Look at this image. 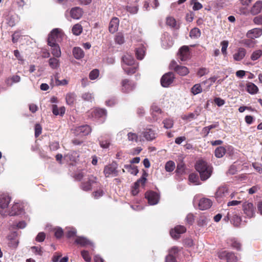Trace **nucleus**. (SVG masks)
<instances>
[{
	"instance_id": "nucleus-36",
	"label": "nucleus",
	"mask_w": 262,
	"mask_h": 262,
	"mask_svg": "<svg viewBox=\"0 0 262 262\" xmlns=\"http://www.w3.org/2000/svg\"><path fill=\"white\" fill-rule=\"evenodd\" d=\"M76 96L74 93H68L66 97L67 103L69 105H73L76 100Z\"/></svg>"
},
{
	"instance_id": "nucleus-25",
	"label": "nucleus",
	"mask_w": 262,
	"mask_h": 262,
	"mask_svg": "<svg viewBox=\"0 0 262 262\" xmlns=\"http://www.w3.org/2000/svg\"><path fill=\"white\" fill-rule=\"evenodd\" d=\"M16 236L17 233L15 232L12 233L8 236V239L10 241L9 243L10 246L16 248L18 246V239Z\"/></svg>"
},
{
	"instance_id": "nucleus-4",
	"label": "nucleus",
	"mask_w": 262,
	"mask_h": 262,
	"mask_svg": "<svg viewBox=\"0 0 262 262\" xmlns=\"http://www.w3.org/2000/svg\"><path fill=\"white\" fill-rule=\"evenodd\" d=\"M242 210L246 217L251 219L255 214V208L253 203L246 201L242 205Z\"/></svg>"
},
{
	"instance_id": "nucleus-23",
	"label": "nucleus",
	"mask_w": 262,
	"mask_h": 262,
	"mask_svg": "<svg viewBox=\"0 0 262 262\" xmlns=\"http://www.w3.org/2000/svg\"><path fill=\"white\" fill-rule=\"evenodd\" d=\"M161 113V109L156 104H153L151 107V114L154 120H157Z\"/></svg>"
},
{
	"instance_id": "nucleus-21",
	"label": "nucleus",
	"mask_w": 262,
	"mask_h": 262,
	"mask_svg": "<svg viewBox=\"0 0 262 262\" xmlns=\"http://www.w3.org/2000/svg\"><path fill=\"white\" fill-rule=\"evenodd\" d=\"M119 19L117 17H113L109 24L108 30L110 33H114L116 32L119 27Z\"/></svg>"
},
{
	"instance_id": "nucleus-17",
	"label": "nucleus",
	"mask_w": 262,
	"mask_h": 262,
	"mask_svg": "<svg viewBox=\"0 0 262 262\" xmlns=\"http://www.w3.org/2000/svg\"><path fill=\"white\" fill-rule=\"evenodd\" d=\"M212 202L211 200L207 198H202L200 200L199 207L202 210H207L211 207Z\"/></svg>"
},
{
	"instance_id": "nucleus-59",
	"label": "nucleus",
	"mask_w": 262,
	"mask_h": 262,
	"mask_svg": "<svg viewBox=\"0 0 262 262\" xmlns=\"http://www.w3.org/2000/svg\"><path fill=\"white\" fill-rule=\"evenodd\" d=\"M228 41L227 40H224L221 43L222 46L221 51L222 53L225 55H226L227 54V49L228 46Z\"/></svg>"
},
{
	"instance_id": "nucleus-39",
	"label": "nucleus",
	"mask_w": 262,
	"mask_h": 262,
	"mask_svg": "<svg viewBox=\"0 0 262 262\" xmlns=\"http://www.w3.org/2000/svg\"><path fill=\"white\" fill-rule=\"evenodd\" d=\"M144 54L145 48L143 46L137 48L136 50V55L138 59L142 60L144 58Z\"/></svg>"
},
{
	"instance_id": "nucleus-62",
	"label": "nucleus",
	"mask_w": 262,
	"mask_h": 262,
	"mask_svg": "<svg viewBox=\"0 0 262 262\" xmlns=\"http://www.w3.org/2000/svg\"><path fill=\"white\" fill-rule=\"evenodd\" d=\"M236 257L233 253L228 252V256L226 258L227 262H236Z\"/></svg>"
},
{
	"instance_id": "nucleus-16",
	"label": "nucleus",
	"mask_w": 262,
	"mask_h": 262,
	"mask_svg": "<svg viewBox=\"0 0 262 262\" xmlns=\"http://www.w3.org/2000/svg\"><path fill=\"white\" fill-rule=\"evenodd\" d=\"M262 35V28H254L249 30L246 34L247 37L254 39L259 37Z\"/></svg>"
},
{
	"instance_id": "nucleus-38",
	"label": "nucleus",
	"mask_w": 262,
	"mask_h": 262,
	"mask_svg": "<svg viewBox=\"0 0 262 262\" xmlns=\"http://www.w3.org/2000/svg\"><path fill=\"white\" fill-rule=\"evenodd\" d=\"M226 149L223 146H219L216 148L214 151V155L218 158H222L225 154Z\"/></svg>"
},
{
	"instance_id": "nucleus-8",
	"label": "nucleus",
	"mask_w": 262,
	"mask_h": 262,
	"mask_svg": "<svg viewBox=\"0 0 262 262\" xmlns=\"http://www.w3.org/2000/svg\"><path fill=\"white\" fill-rule=\"evenodd\" d=\"M145 198L148 200V204L155 205L158 203L160 196L158 193L152 191H147L145 193Z\"/></svg>"
},
{
	"instance_id": "nucleus-45",
	"label": "nucleus",
	"mask_w": 262,
	"mask_h": 262,
	"mask_svg": "<svg viewBox=\"0 0 262 262\" xmlns=\"http://www.w3.org/2000/svg\"><path fill=\"white\" fill-rule=\"evenodd\" d=\"M201 35V31L198 28L192 29L190 32V36L191 38H198Z\"/></svg>"
},
{
	"instance_id": "nucleus-3",
	"label": "nucleus",
	"mask_w": 262,
	"mask_h": 262,
	"mask_svg": "<svg viewBox=\"0 0 262 262\" xmlns=\"http://www.w3.org/2000/svg\"><path fill=\"white\" fill-rule=\"evenodd\" d=\"M64 36V33L61 29L59 28L54 29L49 35L48 39V43H57L60 42Z\"/></svg>"
},
{
	"instance_id": "nucleus-18",
	"label": "nucleus",
	"mask_w": 262,
	"mask_h": 262,
	"mask_svg": "<svg viewBox=\"0 0 262 262\" xmlns=\"http://www.w3.org/2000/svg\"><path fill=\"white\" fill-rule=\"evenodd\" d=\"M48 43L51 47V52L54 57L59 58L61 55V52L58 43Z\"/></svg>"
},
{
	"instance_id": "nucleus-22",
	"label": "nucleus",
	"mask_w": 262,
	"mask_h": 262,
	"mask_svg": "<svg viewBox=\"0 0 262 262\" xmlns=\"http://www.w3.org/2000/svg\"><path fill=\"white\" fill-rule=\"evenodd\" d=\"M228 188L226 186L220 187L216 191L215 197L218 200H221L228 194Z\"/></svg>"
},
{
	"instance_id": "nucleus-60",
	"label": "nucleus",
	"mask_w": 262,
	"mask_h": 262,
	"mask_svg": "<svg viewBox=\"0 0 262 262\" xmlns=\"http://www.w3.org/2000/svg\"><path fill=\"white\" fill-rule=\"evenodd\" d=\"M81 255L83 257V258L84 259L85 261L86 262H90L91 260V257L89 254V253L88 251L86 250H83L81 251Z\"/></svg>"
},
{
	"instance_id": "nucleus-10",
	"label": "nucleus",
	"mask_w": 262,
	"mask_h": 262,
	"mask_svg": "<svg viewBox=\"0 0 262 262\" xmlns=\"http://www.w3.org/2000/svg\"><path fill=\"white\" fill-rule=\"evenodd\" d=\"M174 75L172 72H169L164 74L161 79V83L163 87H168L171 84L174 80Z\"/></svg>"
},
{
	"instance_id": "nucleus-54",
	"label": "nucleus",
	"mask_w": 262,
	"mask_h": 262,
	"mask_svg": "<svg viewBox=\"0 0 262 262\" xmlns=\"http://www.w3.org/2000/svg\"><path fill=\"white\" fill-rule=\"evenodd\" d=\"M189 180L190 182L194 183L195 185H198L199 183V177L195 173H191L189 176Z\"/></svg>"
},
{
	"instance_id": "nucleus-50",
	"label": "nucleus",
	"mask_w": 262,
	"mask_h": 262,
	"mask_svg": "<svg viewBox=\"0 0 262 262\" xmlns=\"http://www.w3.org/2000/svg\"><path fill=\"white\" fill-rule=\"evenodd\" d=\"M166 24L172 28H177V22L172 17H167L166 18Z\"/></svg>"
},
{
	"instance_id": "nucleus-5",
	"label": "nucleus",
	"mask_w": 262,
	"mask_h": 262,
	"mask_svg": "<svg viewBox=\"0 0 262 262\" xmlns=\"http://www.w3.org/2000/svg\"><path fill=\"white\" fill-rule=\"evenodd\" d=\"M117 164L116 163H112L111 164L106 165L104 169V174L106 177L110 176L115 177L118 175L117 170Z\"/></svg>"
},
{
	"instance_id": "nucleus-40",
	"label": "nucleus",
	"mask_w": 262,
	"mask_h": 262,
	"mask_svg": "<svg viewBox=\"0 0 262 262\" xmlns=\"http://www.w3.org/2000/svg\"><path fill=\"white\" fill-rule=\"evenodd\" d=\"M30 249L35 255L42 256L43 253V249L40 246H32Z\"/></svg>"
},
{
	"instance_id": "nucleus-6",
	"label": "nucleus",
	"mask_w": 262,
	"mask_h": 262,
	"mask_svg": "<svg viewBox=\"0 0 262 262\" xmlns=\"http://www.w3.org/2000/svg\"><path fill=\"white\" fill-rule=\"evenodd\" d=\"M136 88V84L128 79H123L121 81V91L124 93H128Z\"/></svg>"
},
{
	"instance_id": "nucleus-44",
	"label": "nucleus",
	"mask_w": 262,
	"mask_h": 262,
	"mask_svg": "<svg viewBox=\"0 0 262 262\" xmlns=\"http://www.w3.org/2000/svg\"><path fill=\"white\" fill-rule=\"evenodd\" d=\"M72 32L75 35H80L82 31V26L77 24L75 25L72 28Z\"/></svg>"
},
{
	"instance_id": "nucleus-42",
	"label": "nucleus",
	"mask_w": 262,
	"mask_h": 262,
	"mask_svg": "<svg viewBox=\"0 0 262 262\" xmlns=\"http://www.w3.org/2000/svg\"><path fill=\"white\" fill-rule=\"evenodd\" d=\"M202 92V88L200 83L194 84L191 89V92L193 95H196Z\"/></svg>"
},
{
	"instance_id": "nucleus-57",
	"label": "nucleus",
	"mask_w": 262,
	"mask_h": 262,
	"mask_svg": "<svg viewBox=\"0 0 262 262\" xmlns=\"http://www.w3.org/2000/svg\"><path fill=\"white\" fill-rule=\"evenodd\" d=\"M99 72L97 69L92 70L89 74V78L91 80L96 79L99 76Z\"/></svg>"
},
{
	"instance_id": "nucleus-47",
	"label": "nucleus",
	"mask_w": 262,
	"mask_h": 262,
	"mask_svg": "<svg viewBox=\"0 0 262 262\" xmlns=\"http://www.w3.org/2000/svg\"><path fill=\"white\" fill-rule=\"evenodd\" d=\"M86 171L84 170H79L74 175L76 180L80 181L86 175Z\"/></svg>"
},
{
	"instance_id": "nucleus-15",
	"label": "nucleus",
	"mask_w": 262,
	"mask_h": 262,
	"mask_svg": "<svg viewBox=\"0 0 262 262\" xmlns=\"http://www.w3.org/2000/svg\"><path fill=\"white\" fill-rule=\"evenodd\" d=\"M178 56L181 61L187 60L189 57V48L186 46L182 47L179 50Z\"/></svg>"
},
{
	"instance_id": "nucleus-52",
	"label": "nucleus",
	"mask_w": 262,
	"mask_h": 262,
	"mask_svg": "<svg viewBox=\"0 0 262 262\" xmlns=\"http://www.w3.org/2000/svg\"><path fill=\"white\" fill-rule=\"evenodd\" d=\"M230 244L232 247H233V248H234L237 250H239L241 249V243L239 242H238L237 240H236L235 239H231L230 240Z\"/></svg>"
},
{
	"instance_id": "nucleus-41",
	"label": "nucleus",
	"mask_w": 262,
	"mask_h": 262,
	"mask_svg": "<svg viewBox=\"0 0 262 262\" xmlns=\"http://www.w3.org/2000/svg\"><path fill=\"white\" fill-rule=\"evenodd\" d=\"M127 140L129 142H137L138 140V136L137 134L132 132H127Z\"/></svg>"
},
{
	"instance_id": "nucleus-20",
	"label": "nucleus",
	"mask_w": 262,
	"mask_h": 262,
	"mask_svg": "<svg viewBox=\"0 0 262 262\" xmlns=\"http://www.w3.org/2000/svg\"><path fill=\"white\" fill-rule=\"evenodd\" d=\"M75 243L81 247L91 246L93 247V243L83 236H77L75 241Z\"/></svg>"
},
{
	"instance_id": "nucleus-56",
	"label": "nucleus",
	"mask_w": 262,
	"mask_h": 262,
	"mask_svg": "<svg viewBox=\"0 0 262 262\" xmlns=\"http://www.w3.org/2000/svg\"><path fill=\"white\" fill-rule=\"evenodd\" d=\"M164 127L166 129L171 128L173 125V122L171 119H166L163 120Z\"/></svg>"
},
{
	"instance_id": "nucleus-13",
	"label": "nucleus",
	"mask_w": 262,
	"mask_h": 262,
	"mask_svg": "<svg viewBox=\"0 0 262 262\" xmlns=\"http://www.w3.org/2000/svg\"><path fill=\"white\" fill-rule=\"evenodd\" d=\"M186 230V228L181 225H178L175 227L173 229H171L170 234L171 237L175 239H178L180 237V235L184 233Z\"/></svg>"
},
{
	"instance_id": "nucleus-24",
	"label": "nucleus",
	"mask_w": 262,
	"mask_h": 262,
	"mask_svg": "<svg viewBox=\"0 0 262 262\" xmlns=\"http://www.w3.org/2000/svg\"><path fill=\"white\" fill-rule=\"evenodd\" d=\"M21 212H23L21 205L16 203L12 207L11 210L9 212V214L10 216H13L20 214Z\"/></svg>"
},
{
	"instance_id": "nucleus-7",
	"label": "nucleus",
	"mask_w": 262,
	"mask_h": 262,
	"mask_svg": "<svg viewBox=\"0 0 262 262\" xmlns=\"http://www.w3.org/2000/svg\"><path fill=\"white\" fill-rule=\"evenodd\" d=\"M97 183V178L93 175L88 177V180L86 182H83L81 184V188L85 191H90L94 184Z\"/></svg>"
},
{
	"instance_id": "nucleus-58",
	"label": "nucleus",
	"mask_w": 262,
	"mask_h": 262,
	"mask_svg": "<svg viewBox=\"0 0 262 262\" xmlns=\"http://www.w3.org/2000/svg\"><path fill=\"white\" fill-rule=\"evenodd\" d=\"M67 231V236L68 237H72L74 236L76 234V230L73 228H68Z\"/></svg>"
},
{
	"instance_id": "nucleus-34",
	"label": "nucleus",
	"mask_w": 262,
	"mask_h": 262,
	"mask_svg": "<svg viewBox=\"0 0 262 262\" xmlns=\"http://www.w3.org/2000/svg\"><path fill=\"white\" fill-rule=\"evenodd\" d=\"M10 202V198L8 195H3L0 198V207L2 209L7 208Z\"/></svg>"
},
{
	"instance_id": "nucleus-35",
	"label": "nucleus",
	"mask_w": 262,
	"mask_h": 262,
	"mask_svg": "<svg viewBox=\"0 0 262 262\" xmlns=\"http://www.w3.org/2000/svg\"><path fill=\"white\" fill-rule=\"evenodd\" d=\"M219 124L218 122H216L215 123L209 125L208 126H206L203 128L202 130V134L204 135V137H206L210 133V130L213 128L217 127Z\"/></svg>"
},
{
	"instance_id": "nucleus-19",
	"label": "nucleus",
	"mask_w": 262,
	"mask_h": 262,
	"mask_svg": "<svg viewBox=\"0 0 262 262\" xmlns=\"http://www.w3.org/2000/svg\"><path fill=\"white\" fill-rule=\"evenodd\" d=\"M247 51L243 48H238L233 55V58L235 61H241L245 57Z\"/></svg>"
},
{
	"instance_id": "nucleus-48",
	"label": "nucleus",
	"mask_w": 262,
	"mask_h": 262,
	"mask_svg": "<svg viewBox=\"0 0 262 262\" xmlns=\"http://www.w3.org/2000/svg\"><path fill=\"white\" fill-rule=\"evenodd\" d=\"M165 168L166 171H172L175 168V164L173 161H169L166 163Z\"/></svg>"
},
{
	"instance_id": "nucleus-14",
	"label": "nucleus",
	"mask_w": 262,
	"mask_h": 262,
	"mask_svg": "<svg viewBox=\"0 0 262 262\" xmlns=\"http://www.w3.org/2000/svg\"><path fill=\"white\" fill-rule=\"evenodd\" d=\"M142 134L147 141H152L154 140L157 136L156 131L150 128H146L144 129Z\"/></svg>"
},
{
	"instance_id": "nucleus-28",
	"label": "nucleus",
	"mask_w": 262,
	"mask_h": 262,
	"mask_svg": "<svg viewBox=\"0 0 262 262\" xmlns=\"http://www.w3.org/2000/svg\"><path fill=\"white\" fill-rule=\"evenodd\" d=\"M246 91L249 94L254 95L258 92V88L254 83L249 82L246 84Z\"/></svg>"
},
{
	"instance_id": "nucleus-37",
	"label": "nucleus",
	"mask_w": 262,
	"mask_h": 262,
	"mask_svg": "<svg viewBox=\"0 0 262 262\" xmlns=\"http://www.w3.org/2000/svg\"><path fill=\"white\" fill-rule=\"evenodd\" d=\"M79 155L78 153L75 151H72L68 153L64 156V158L67 160H69L71 161L75 162L76 161L77 158Z\"/></svg>"
},
{
	"instance_id": "nucleus-61",
	"label": "nucleus",
	"mask_w": 262,
	"mask_h": 262,
	"mask_svg": "<svg viewBox=\"0 0 262 262\" xmlns=\"http://www.w3.org/2000/svg\"><path fill=\"white\" fill-rule=\"evenodd\" d=\"M243 43L246 47L249 48H252L254 47L255 42L250 39H244L243 40Z\"/></svg>"
},
{
	"instance_id": "nucleus-2",
	"label": "nucleus",
	"mask_w": 262,
	"mask_h": 262,
	"mask_svg": "<svg viewBox=\"0 0 262 262\" xmlns=\"http://www.w3.org/2000/svg\"><path fill=\"white\" fill-rule=\"evenodd\" d=\"M196 170L199 172L202 181L208 179L211 175L212 168L204 161H198L195 165Z\"/></svg>"
},
{
	"instance_id": "nucleus-46",
	"label": "nucleus",
	"mask_w": 262,
	"mask_h": 262,
	"mask_svg": "<svg viewBox=\"0 0 262 262\" xmlns=\"http://www.w3.org/2000/svg\"><path fill=\"white\" fill-rule=\"evenodd\" d=\"M124 167L132 174L136 175L138 173V170L136 166H133L131 165H126L124 166Z\"/></svg>"
},
{
	"instance_id": "nucleus-31",
	"label": "nucleus",
	"mask_w": 262,
	"mask_h": 262,
	"mask_svg": "<svg viewBox=\"0 0 262 262\" xmlns=\"http://www.w3.org/2000/svg\"><path fill=\"white\" fill-rule=\"evenodd\" d=\"M162 47L164 49H167L171 47L173 45L172 37L169 35L165 36L162 40Z\"/></svg>"
},
{
	"instance_id": "nucleus-9",
	"label": "nucleus",
	"mask_w": 262,
	"mask_h": 262,
	"mask_svg": "<svg viewBox=\"0 0 262 262\" xmlns=\"http://www.w3.org/2000/svg\"><path fill=\"white\" fill-rule=\"evenodd\" d=\"M170 67L181 76H186L189 72L187 67L177 65V63L175 61H172L170 64Z\"/></svg>"
},
{
	"instance_id": "nucleus-11",
	"label": "nucleus",
	"mask_w": 262,
	"mask_h": 262,
	"mask_svg": "<svg viewBox=\"0 0 262 262\" xmlns=\"http://www.w3.org/2000/svg\"><path fill=\"white\" fill-rule=\"evenodd\" d=\"M92 115L95 119H101L100 122H103L106 116V111L102 108H96L92 111Z\"/></svg>"
},
{
	"instance_id": "nucleus-26",
	"label": "nucleus",
	"mask_w": 262,
	"mask_h": 262,
	"mask_svg": "<svg viewBox=\"0 0 262 262\" xmlns=\"http://www.w3.org/2000/svg\"><path fill=\"white\" fill-rule=\"evenodd\" d=\"M70 15L73 18L78 19L82 16V9L79 7L73 8L70 11Z\"/></svg>"
},
{
	"instance_id": "nucleus-33",
	"label": "nucleus",
	"mask_w": 262,
	"mask_h": 262,
	"mask_svg": "<svg viewBox=\"0 0 262 262\" xmlns=\"http://www.w3.org/2000/svg\"><path fill=\"white\" fill-rule=\"evenodd\" d=\"M262 9V2H256L251 9V13L253 15H256L260 13Z\"/></svg>"
},
{
	"instance_id": "nucleus-27",
	"label": "nucleus",
	"mask_w": 262,
	"mask_h": 262,
	"mask_svg": "<svg viewBox=\"0 0 262 262\" xmlns=\"http://www.w3.org/2000/svg\"><path fill=\"white\" fill-rule=\"evenodd\" d=\"M50 67L53 69H57L60 66L59 59L55 57L50 58L48 60Z\"/></svg>"
},
{
	"instance_id": "nucleus-1",
	"label": "nucleus",
	"mask_w": 262,
	"mask_h": 262,
	"mask_svg": "<svg viewBox=\"0 0 262 262\" xmlns=\"http://www.w3.org/2000/svg\"><path fill=\"white\" fill-rule=\"evenodd\" d=\"M196 170L199 172L202 181L208 179L211 175L212 168L204 161H198L195 165Z\"/></svg>"
},
{
	"instance_id": "nucleus-43",
	"label": "nucleus",
	"mask_w": 262,
	"mask_h": 262,
	"mask_svg": "<svg viewBox=\"0 0 262 262\" xmlns=\"http://www.w3.org/2000/svg\"><path fill=\"white\" fill-rule=\"evenodd\" d=\"M122 68L124 72L128 75H132L136 71L137 68L135 67H128L129 66L122 65Z\"/></svg>"
},
{
	"instance_id": "nucleus-63",
	"label": "nucleus",
	"mask_w": 262,
	"mask_h": 262,
	"mask_svg": "<svg viewBox=\"0 0 262 262\" xmlns=\"http://www.w3.org/2000/svg\"><path fill=\"white\" fill-rule=\"evenodd\" d=\"M46 237V234L44 232H39L36 237L35 240L38 242H43Z\"/></svg>"
},
{
	"instance_id": "nucleus-55",
	"label": "nucleus",
	"mask_w": 262,
	"mask_h": 262,
	"mask_svg": "<svg viewBox=\"0 0 262 262\" xmlns=\"http://www.w3.org/2000/svg\"><path fill=\"white\" fill-rule=\"evenodd\" d=\"M209 73V70L206 68H201L199 69L197 75L199 77H201L204 75H207Z\"/></svg>"
},
{
	"instance_id": "nucleus-64",
	"label": "nucleus",
	"mask_w": 262,
	"mask_h": 262,
	"mask_svg": "<svg viewBox=\"0 0 262 262\" xmlns=\"http://www.w3.org/2000/svg\"><path fill=\"white\" fill-rule=\"evenodd\" d=\"M253 23L257 25H262V15L255 17L253 19Z\"/></svg>"
},
{
	"instance_id": "nucleus-30",
	"label": "nucleus",
	"mask_w": 262,
	"mask_h": 262,
	"mask_svg": "<svg viewBox=\"0 0 262 262\" xmlns=\"http://www.w3.org/2000/svg\"><path fill=\"white\" fill-rule=\"evenodd\" d=\"M146 178H142L141 179L138 180L134 185V186L132 190V193L133 195H137L139 192V184L141 183L143 185H144L146 182Z\"/></svg>"
},
{
	"instance_id": "nucleus-49",
	"label": "nucleus",
	"mask_w": 262,
	"mask_h": 262,
	"mask_svg": "<svg viewBox=\"0 0 262 262\" xmlns=\"http://www.w3.org/2000/svg\"><path fill=\"white\" fill-rule=\"evenodd\" d=\"M261 55H262V50H258L254 51L252 53V54L251 55V60L255 61V60L258 59Z\"/></svg>"
},
{
	"instance_id": "nucleus-53",
	"label": "nucleus",
	"mask_w": 262,
	"mask_h": 262,
	"mask_svg": "<svg viewBox=\"0 0 262 262\" xmlns=\"http://www.w3.org/2000/svg\"><path fill=\"white\" fill-rule=\"evenodd\" d=\"M115 40L116 43L121 45L124 42V38L123 34L120 33H118L115 37Z\"/></svg>"
},
{
	"instance_id": "nucleus-32",
	"label": "nucleus",
	"mask_w": 262,
	"mask_h": 262,
	"mask_svg": "<svg viewBox=\"0 0 262 262\" xmlns=\"http://www.w3.org/2000/svg\"><path fill=\"white\" fill-rule=\"evenodd\" d=\"M73 54L76 59H80L84 56V53L80 47H74L73 49Z\"/></svg>"
},
{
	"instance_id": "nucleus-51",
	"label": "nucleus",
	"mask_w": 262,
	"mask_h": 262,
	"mask_svg": "<svg viewBox=\"0 0 262 262\" xmlns=\"http://www.w3.org/2000/svg\"><path fill=\"white\" fill-rule=\"evenodd\" d=\"M241 218L239 216L234 215L231 220V223L234 225V226L238 227L241 223Z\"/></svg>"
},
{
	"instance_id": "nucleus-29",
	"label": "nucleus",
	"mask_w": 262,
	"mask_h": 262,
	"mask_svg": "<svg viewBox=\"0 0 262 262\" xmlns=\"http://www.w3.org/2000/svg\"><path fill=\"white\" fill-rule=\"evenodd\" d=\"M122 65L132 66L134 63L135 60L131 55L127 53L122 57Z\"/></svg>"
},
{
	"instance_id": "nucleus-12",
	"label": "nucleus",
	"mask_w": 262,
	"mask_h": 262,
	"mask_svg": "<svg viewBox=\"0 0 262 262\" xmlns=\"http://www.w3.org/2000/svg\"><path fill=\"white\" fill-rule=\"evenodd\" d=\"M92 131L91 127L88 125H84L76 127L75 129V134L79 136H86L89 134Z\"/></svg>"
}]
</instances>
